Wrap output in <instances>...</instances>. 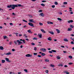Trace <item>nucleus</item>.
<instances>
[{
    "label": "nucleus",
    "mask_w": 74,
    "mask_h": 74,
    "mask_svg": "<svg viewBox=\"0 0 74 74\" xmlns=\"http://www.w3.org/2000/svg\"><path fill=\"white\" fill-rule=\"evenodd\" d=\"M23 7V6L21 4H16V5H13V7H12V9H13V10H14L15 9V7L17 8L18 7Z\"/></svg>",
    "instance_id": "nucleus-1"
},
{
    "label": "nucleus",
    "mask_w": 74,
    "mask_h": 74,
    "mask_svg": "<svg viewBox=\"0 0 74 74\" xmlns=\"http://www.w3.org/2000/svg\"><path fill=\"white\" fill-rule=\"evenodd\" d=\"M14 44H15V45H17V42L18 43V45H21V44H22V42H21L19 40H17L16 41H14Z\"/></svg>",
    "instance_id": "nucleus-2"
},
{
    "label": "nucleus",
    "mask_w": 74,
    "mask_h": 74,
    "mask_svg": "<svg viewBox=\"0 0 74 74\" xmlns=\"http://www.w3.org/2000/svg\"><path fill=\"white\" fill-rule=\"evenodd\" d=\"M33 21H34L33 19H32L30 20L29 21V22H31L32 23H36V22Z\"/></svg>",
    "instance_id": "nucleus-3"
},
{
    "label": "nucleus",
    "mask_w": 74,
    "mask_h": 74,
    "mask_svg": "<svg viewBox=\"0 0 74 74\" xmlns=\"http://www.w3.org/2000/svg\"><path fill=\"white\" fill-rule=\"evenodd\" d=\"M28 25L29 26H32V27H34V25H33V24L31 23H28Z\"/></svg>",
    "instance_id": "nucleus-4"
},
{
    "label": "nucleus",
    "mask_w": 74,
    "mask_h": 74,
    "mask_svg": "<svg viewBox=\"0 0 74 74\" xmlns=\"http://www.w3.org/2000/svg\"><path fill=\"white\" fill-rule=\"evenodd\" d=\"M13 5H8L7 6V7L8 8H11L12 9V7H13Z\"/></svg>",
    "instance_id": "nucleus-5"
},
{
    "label": "nucleus",
    "mask_w": 74,
    "mask_h": 74,
    "mask_svg": "<svg viewBox=\"0 0 74 74\" xmlns=\"http://www.w3.org/2000/svg\"><path fill=\"white\" fill-rule=\"evenodd\" d=\"M25 56H26V57H32V55L30 54H26L25 55Z\"/></svg>",
    "instance_id": "nucleus-6"
},
{
    "label": "nucleus",
    "mask_w": 74,
    "mask_h": 74,
    "mask_svg": "<svg viewBox=\"0 0 74 74\" xmlns=\"http://www.w3.org/2000/svg\"><path fill=\"white\" fill-rule=\"evenodd\" d=\"M5 60H6L7 62H9L10 63L11 62V61H9V59L8 58H5Z\"/></svg>",
    "instance_id": "nucleus-7"
},
{
    "label": "nucleus",
    "mask_w": 74,
    "mask_h": 74,
    "mask_svg": "<svg viewBox=\"0 0 74 74\" xmlns=\"http://www.w3.org/2000/svg\"><path fill=\"white\" fill-rule=\"evenodd\" d=\"M40 51H42L43 52H45L46 51V49L45 48L41 49Z\"/></svg>",
    "instance_id": "nucleus-8"
},
{
    "label": "nucleus",
    "mask_w": 74,
    "mask_h": 74,
    "mask_svg": "<svg viewBox=\"0 0 74 74\" xmlns=\"http://www.w3.org/2000/svg\"><path fill=\"white\" fill-rule=\"evenodd\" d=\"M40 30L41 31V32H42L44 33H46V32H45V31L42 29H41Z\"/></svg>",
    "instance_id": "nucleus-9"
},
{
    "label": "nucleus",
    "mask_w": 74,
    "mask_h": 74,
    "mask_svg": "<svg viewBox=\"0 0 74 74\" xmlns=\"http://www.w3.org/2000/svg\"><path fill=\"white\" fill-rule=\"evenodd\" d=\"M38 36H39L40 38H42V34H38Z\"/></svg>",
    "instance_id": "nucleus-10"
},
{
    "label": "nucleus",
    "mask_w": 74,
    "mask_h": 74,
    "mask_svg": "<svg viewBox=\"0 0 74 74\" xmlns=\"http://www.w3.org/2000/svg\"><path fill=\"white\" fill-rule=\"evenodd\" d=\"M73 20H70L68 21V23H73Z\"/></svg>",
    "instance_id": "nucleus-11"
},
{
    "label": "nucleus",
    "mask_w": 74,
    "mask_h": 74,
    "mask_svg": "<svg viewBox=\"0 0 74 74\" xmlns=\"http://www.w3.org/2000/svg\"><path fill=\"white\" fill-rule=\"evenodd\" d=\"M4 49V48L3 47L1 46H0V50H3Z\"/></svg>",
    "instance_id": "nucleus-12"
},
{
    "label": "nucleus",
    "mask_w": 74,
    "mask_h": 74,
    "mask_svg": "<svg viewBox=\"0 0 74 74\" xmlns=\"http://www.w3.org/2000/svg\"><path fill=\"white\" fill-rule=\"evenodd\" d=\"M39 15H41L42 16H44V14L43 13H41Z\"/></svg>",
    "instance_id": "nucleus-13"
},
{
    "label": "nucleus",
    "mask_w": 74,
    "mask_h": 74,
    "mask_svg": "<svg viewBox=\"0 0 74 74\" xmlns=\"http://www.w3.org/2000/svg\"><path fill=\"white\" fill-rule=\"evenodd\" d=\"M20 41H23V43H26V42H25V40H23L22 39H21L20 40Z\"/></svg>",
    "instance_id": "nucleus-14"
},
{
    "label": "nucleus",
    "mask_w": 74,
    "mask_h": 74,
    "mask_svg": "<svg viewBox=\"0 0 74 74\" xmlns=\"http://www.w3.org/2000/svg\"><path fill=\"white\" fill-rule=\"evenodd\" d=\"M49 33H51V34H52V35H53L54 34H53V32H51V31H49Z\"/></svg>",
    "instance_id": "nucleus-15"
},
{
    "label": "nucleus",
    "mask_w": 74,
    "mask_h": 74,
    "mask_svg": "<svg viewBox=\"0 0 74 74\" xmlns=\"http://www.w3.org/2000/svg\"><path fill=\"white\" fill-rule=\"evenodd\" d=\"M27 32L29 33H30L31 34H32V32H31V30H27Z\"/></svg>",
    "instance_id": "nucleus-16"
},
{
    "label": "nucleus",
    "mask_w": 74,
    "mask_h": 74,
    "mask_svg": "<svg viewBox=\"0 0 74 74\" xmlns=\"http://www.w3.org/2000/svg\"><path fill=\"white\" fill-rule=\"evenodd\" d=\"M47 40L49 41H52V39L51 37H49L47 38Z\"/></svg>",
    "instance_id": "nucleus-17"
},
{
    "label": "nucleus",
    "mask_w": 74,
    "mask_h": 74,
    "mask_svg": "<svg viewBox=\"0 0 74 74\" xmlns=\"http://www.w3.org/2000/svg\"><path fill=\"white\" fill-rule=\"evenodd\" d=\"M64 41H65L66 42H68V41H69V40H68L66 38L64 39Z\"/></svg>",
    "instance_id": "nucleus-18"
},
{
    "label": "nucleus",
    "mask_w": 74,
    "mask_h": 74,
    "mask_svg": "<svg viewBox=\"0 0 74 74\" xmlns=\"http://www.w3.org/2000/svg\"><path fill=\"white\" fill-rule=\"evenodd\" d=\"M42 56H45V53H42L41 54Z\"/></svg>",
    "instance_id": "nucleus-19"
},
{
    "label": "nucleus",
    "mask_w": 74,
    "mask_h": 74,
    "mask_svg": "<svg viewBox=\"0 0 74 74\" xmlns=\"http://www.w3.org/2000/svg\"><path fill=\"white\" fill-rule=\"evenodd\" d=\"M56 30L58 33H60V30H59V29H56Z\"/></svg>",
    "instance_id": "nucleus-20"
},
{
    "label": "nucleus",
    "mask_w": 74,
    "mask_h": 74,
    "mask_svg": "<svg viewBox=\"0 0 74 74\" xmlns=\"http://www.w3.org/2000/svg\"><path fill=\"white\" fill-rule=\"evenodd\" d=\"M71 30H72V28L70 27H69L68 28V31H71Z\"/></svg>",
    "instance_id": "nucleus-21"
},
{
    "label": "nucleus",
    "mask_w": 74,
    "mask_h": 74,
    "mask_svg": "<svg viewBox=\"0 0 74 74\" xmlns=\"http://www.w3.org/2000/svg\"><path fill=\"white\" fill-rule=\"evenodd\" d=\"M11 53L10 52H9L6 53V55H11Z\"/></svg>",
    "instance_id": "nucleus-22"
},
{
    "label": "nucleus",
    "mask_w": 74,
    "mask_h": 74,
    "mask_svg": "<svg viewBox=\"0 0 74 74\" xmlns=\"http://www.w3.org/2000/svg\"><path fill=\"white\" fill-rule=\"evenodd\" d=\"M6 38H7V36H3V39L5 40V39H6Z\"/></svg>",
    "instance_id": "nucleus-23"
},
{
    "label": "nucleus",
    "mask_w": 74,
    "mask_h": 74,
    "mask_svg": "<svg viewBox=\"0 0 74 74\" xmlns=\"http://www.w3.org/2000/svg\"><path fill=\"white\" fill-rule=\"evenodd\" d=\"M23 37H25L26 38H27V36H26V34H24L23 35Z\"/></svg>",
    "instance_id": "nucleus-24"
},
{
    "label": "nucleus",
    "mask_w": 74,
    "mask_h": 74,
    "mask_svg": "<svg viewBox=\"0 0 74 74\" xmlns=\"http://www.w3.org/2000/svg\"><path fill=\"white\" fill-rule=\"evenodd\" d=\"M5 62V61L4 60H2V63H4Z\"/></svg>",
    "instance_id": "nucleus-25"
},
{
    "label": "nucleus",
    "mask_w": 74,
    "mask_h": 74,
    "mask_svg": "<svg viewBox=\"0 0 74 74\" xmlns=\"http://www.w3.org/2000/svg\"><path fill=\"white\" fill-rule=\"evenodd\" d=\"M45 61L47 62H49V60H48L47 59H45Z\"/></svg>",
    "instance_id": "nucleus-26"
},
{
    "label": "nucleus",
    "mask_w": 74,
    "mask_h": 74,
    "mask_svg": "<svg viewBox=\"0 0 74 74\" xmlns=\"http://www.w3.org/2000/svg\"><path fill=\"white\" fill-rule=\"evenodd\" d=\"M70 27H71V28H73L74 27V26L72 25H70Z\"/></svg>",
    "instance_id": "nucleus-27"
},
{
    "label": "nucleus",
    "mask_w": 74,
    "mask_h": 74,
    "mask_svg": "<svg viewBox=\"0 0 74 74\" xmlns=\"http://www.w3.org/2000/svg\"><path fill=\"white\" fill-rule=\"evenodd\" d=\"M57 19L58 20V21H61L62 20V19L60 18H58Z\"/></svg>",
    "instance_id": "nucleus-28"
},
{
    "label": "nucleus",
    "mask_w": 74,
    "mask_h": 74,
    "mask_svg": "<svg viewBox=\"0 0 74 74\" xmlns=\"http://www.w3.org/2000/svg\"><path fill=\"white\" fill-rule=\"evenodd\" d=\"M52 52H56V51L55 50H51Z\"/></svg>",
    "instance_id": "nucleus-29"
},
{
    "label": "nucleus",
    "mask_w": 74,
    "mask_h": 74,
    "mask_svg": "<svg viewBox=\"0 0 74 74\" xmlns=\"http://www.w3.org/2000/svg\"><path fill=\"white\" fill-rule=\"evenodd\" d=\"M58 66H61V67H62L63 64H59L58 65Z\"/></svg>",
    "instance_id": "nucleus-30"
},
{
    "label": "nucleus",
    "mask_w": 74,
    "mask_h": 74,
    "mask_svg": "<svg viewBox=\"0 0 74 74\" xmlns=\"http://www.w3.org/2000/svg\"><path fill=\"white\" fill-rule=\"evenodd\" d=\"M69 58L70 59H71L73 58V57H72V56H69Z\"/></svg>",
    "instance_id": "nucleus-31"
},
{
    "label": "nucleus",
    "mask_w": 74,
    "mask_h": 74,
    "mask_svg": "<svg viewBox=\"0 0 74 74\" xmlns=\"http://www.w3.org/2000/svg\"><path fill=\"white\" fill-rule=\"evenodd\" d=\"M57 59H60V57L59 56H57Z\"/></svg>",
    "instance_id": "nucleus-32"
},
{
    "label": "nucleus",
    "mask_w": 74,
    "mask_h": 74,
    "mask_svg": "<svg viewBox=\"0 0 74 74\" xmlns=\"http://www.w3.org/2000/svg\"><path fill=\"white\" fill-rule=\"evenodd\" d=\"M50 66L51 67H55V65H53L52 64H51L50 65Z\"/></svg>",
    "instance_id": "nucleus-33"
},
{
    "label": "nucleus",
    "mask_w": 74,
    "mask_h": 74,
    "mask_svg": "<svg viewBox=\"0 0 74 74\" xmlns=\"http://www.w3.org/2000/svg\"><path fill=\"white\" fill-rule=\"evenodd\" d=\"M73 64V63L72 62H70L68 64L69 65H71V64Z\"/></svg>",
    "instance_id": "nucleus-34"
},
{
    "label": "nucleus",
    "mask_w": 74,
    "mask_h": 74,
    "mask_svg": "<svg viewBox=\"0 0 74 74\" xmlns=\"http://www.w3.org/2000/svg\"><path fill=\"white\" fill-rule=\"evenodd\" d=\"M41 5H42V6H43V7H44V6H45V4H44L43 3H42L41 4Z\"/></svg>",
    "instance_id": "nucleus-35"
},
{
    "label": "nucleus",
    "mask_w": 74,
    "mask_h": 74,
    "mask_svg": "<svg viewBox=\"0 0 74 74\" xmlns=\"http://www.w3.org/2000/svg\"><path fill=\"white\" fill-rule=\"evenodd\" d=\"M63 4H67V2H64L63 3Z\"/></svg>",
    "instance_id": "nucleus-36"
},
{
    "label": "nucleus",
    "mask_w": 74,
    "mask_h": 74,
    "mask_svg": "<svg viewBox=\"0 0 74 74\" xmlns=\"http://www.w3.org/2000/svg\"><path fill=\"white\" fill-rule=\"evenodd\" d=\"M71 44H72V45H74V42H73V41H72V42H71Z\"/></svg>",
    "instance_id": "nucleus-37"
},
{
    "label": "nucleus",
    "mask_w": 74,
    "mask_h": 74,
    "mask_svg": "<svg viewBox=\"0 0 74 74\" xmlns=\"http://www.w3.org/2000/svg\"><path fill=\"white\" fill-rule=\"evenodd\" d=\"M42 12V10H40L38 11V12Z\"/></svg>",
    "instance_id": "nucleus-38"
},
{
    "label": "nucleus",
    "mask_w": 74,
    "mask_h": 74,
    "mask_svg": "<svg viewBox=\"0 0 74 74\" xmlns=\"http://www.w3.org/2000/svg\"><path fill=\"white\" fill-rule=\"evenodd\" d=\"M24 71H25L26 73H27V69H24Z\"/></svg>",
    "instance_id": "nucleus-39"
},
{
    "label": "nucleus",
    "mask_w": 74,
    "mask_h": 74,
    "mask_svg": "<svg viewBox=\"0 0 74 74\" xmlns=\"http://www.w3.org/2000/svg\"><path fill=\"white\" fill-rule=\"evenodd\" d=\"M55 4L56 5H58V2H55Z\"/></svg>",
    "instance_id": "nucleus-40"
},
{
    "label": "nucleus",
    "mask_w": 74,
    "mask_h": 74,
    "mask_svg": "<svg viewBox=\"0 0 74 74\" xmlns=\"http://www.w3.org/2000/svg\"><path fill=\"white\" fill-rule=\"evenodd\" d=\"M39 25H40L41 26H42V25H43V24L41 23H39Z\"/></svg>",
    "instance_id": "nucleus-41"
},
{
    "label": "nucleus",
    "mask_w": 74,
    "mask_h": 74,
    "mask_svg": "<svg viewBox=\"0 0 74 74\" xmlns=\"http://www.w3.org/2000/svg\"><path fill=\"white\" fill-rule=\"evenodd\" d=\"M31 45H35V44L34 43L32 42L31 43Z\"/></svg>",
    "instance_id": "nucleus-42"
},
{
    "label": "nucleus",
    "mask_w": 74,
    "mask_h": 74,
    "mask_svg": "<svg viewBox=\"0 0 74 74\" xmlns=\"http://www.w3.org/2000/svg\"><path fill=\"white\" fill-rule=\"evenodd\" d=\"M23 22H27V21L25 20H23Z\"/></svg>",
    "instance_id": "nucleus-43"
},
{
    "label": "nucleus",
    "mask_w": 74,
    "mask_h": 74,
    "mask_svg": "<svg viewBox=\"0 0 74 74\" xmlns=\"http://www.w3.org/2000/svg\"><path fill=\"white\" fill-rule=\"evenodd\" d=\"M49 53H52V52L51 51H49Z\"/></svg>",
    "instance_id": "nucleus-44"
},
{
    "label": "nucleus",
    "mask_w": 74,
    "mask_h": 74,
    "mask_svg": "<svg viewBox=\"0 0 74 74\" xmlns=\"http://www.w3.org/2000/svg\"><path fill=\"white\" fill-rule=\"evenodd\" d=\"M70 38L71 40H72L73 41V40H74V38H73L72 37H71Z\"/></svg>",
    "instance_id": "nucleus-45"
},
{
    "label": "nucleus",
    "mask_w": 74,
    "mask_h": 74,
    "mask_svg": "<svg viewBox=\"0 0 74 74\" xmlns=\"http://www.w3.org/2000/svg\"><path fill=\"white\" fill-rule=\"evenodd\" d=\"M18 36H19V37H21V36H22V34H19Z\"/></svg>",
    "instance_id": "nucleus-46"
},
{
    "label": "nucleus",
    "mask_w": 74,
    "mask_h": 74,
    "mask_svg": "<svg viewBox=\"0 0 74 74\" xmlns=\"http://www.w3.org/2000/svg\"><path fill=\"white\" fill-rule=\"evenodd\" d=\"M39 58H41V56L40 55H38L37 56Z\"/></svg>",
    "instance_id": "nucleus-47"
},
{
    "label": "nucleus",
    "mask_w": 74,
    "mask_h": 74,
    "mask_svg": "<svg viewBox=\"0 0 74 74\" xmlns=\"http://www.w3.org/2000/svg\"><path fill=\"white\" fill-rule=\"evenodd\" d=\"M33 40H37V38H33Z\"/></svg>",
    "instance_id": "nucleus-48"
},
{
    "label": "nucleus",
    "mask_w": 74,
    "mask_h": 74,
    "mask_svg": "<svg viewBox=\"0 0 74 74\" xmlns=\"http://www.w3.org/2000/svg\"><path fill=\"white\" fill-rule=\"evenodd\" d=\"M34 55H37V53H34Z\"/></svg>",
    "instance_id": "nucleus-49"
},
{
    "label": "nucleus",
    "mask_w": 74,
    "mask_h": 74,
    "mask_svg": "<svg viewBox=\"0 0 74 74\" xmlns=\"http://www.w3.org/2000/svg\"><path fill=\"white\" fill-rule=\"evenodd\" d=\"M46 1H42V3H45V2H46Z\"/></svg>",
    "instance_id": "nucleus-50"
},
{
    "label": "nucleus",
    "mask_w": 74,
    "mask_h": 74,
    "mask_svg": "<svg viewBox=\"0 0 74 74\" xmlns=\"http://www.w3.org/2000/svg\"><path fill=\"white\" fill-rule=\"evenodd\" d=\"M55 5H52V8H55Z\"/></svg>",
    "instance_id": "nucleus-51"
},
{
    "label": "nucleus",
    "mask_w": 74,
    "mask_h": 74,
    "mask_svg": "<svg viewBox=\"0 0 74 74\" xmlns=\"http://www.w3.org/2000/svg\"><path fill=\"white\" fill-rule=\"evenodd\" d=\"M45 72H46V73H48V70H46L45 71Z\"/></svg>",
    "instance_id": "nucleus-52"
},
{
    "label": "nucleus",
    "mask_w": 74,
    "mask_h": 74,
    "mask_svg": "<svg viewBox=\"0 0 74 74\" xmlns=\"http://www.w3.org/2000/svg\"><path fill=\"white\" fill-rule=\"evenodd\" d=\"M63 53H67V52L65 51H63Z\"/></svg>",
    "instance_id": "nucleus-53"
},
{
    "label": "nucleus",
    "mask_w": 74,
    "mask_h": 74,
    "mask_svg": "<svg viewBox=\"0 0 74 74\" xmlns=\"http://www.w3.org/2000/svg\"><path fill=\"white\" fill-rule=\"evenodd\" d=\"M29 16L30 18H32V17H33V16H32V15H29Z\"/></svg>",
    "instance_id": "nucleus-54"
},
{
    "label": "nucleus",
    "mask_w": 74,
    "mask_h": 74,
    "mask_svg": "<svg viewBox=\"0 0 74 74\" xmlns=\"http://www.w3.org/2000/svg\"><path fill=\"white\" fill-rule=\"evenodd\" d=\"M34 50L35 51H36V50H37V48L34 47Z\"/></svg>",
    "instance_id": "nucleus-55"
},
{
    "label": "nucleus",
    "mask_w": 74,
    "mask_h": 74,
    "mask_svg": "<svg viewBox=\"0 0 74 74\" xmlns=\"http://www.w3.org/2000/svg\"><path fill=\"white\" fill-rule=\"evenodd\" d=\"M64 67H68V66H67V65H65Z\"/></svg>",
    "instance_id": "nucleus-56"
},
{
    "label": "nucleus",
    "mask_w": 74,
    "mask_h": 74,
    "mask_svg": "<svg viewBox=\"0 0 74 74\" xmlns=\"http://www.w3.org/2000/svg\"><path fill=\"white\" fill-rule=\"evenodd\" d=\"M12 51H13V52H14L15 51V49H12Z\"/></svg>",
    "instance_id": "nucleus-57"
},
{
    "label": "nucleus",
    "mask_w": 74,
    "mask_h": 74,
    "mask_svg": "<svg viewBox=\"0 0 74 74\" xmlns=\"http://www.w3.org/2000/svg\"><path fill=\"white\" fill-rule=\"evenodd\" d=\"M50 24H53V23L52 22H50Z\"/></svg>",
    "instance_id": "nucleus-58"
},
{
    "label": "nucleus",
    "mask_w": 74,
    "mask_h": 74,
    "mask_svg": "<svg viewBox=\"0 0 74 74\" xmlns=\"http://www.w3.org/2000/svg\"><path fill=\"white\" fill-rule=\"evenodd\" d=\"M20 48H23V45H21V46H20Z\"/></svg>",
    "instance_id": "nucleus-59"
},
{
    "label": "nucleus",
    "mask_w": 74,
    "mask_h": 74,
    "mask_svg": "<svg viewBox=\"0 0 74 74\" xmlns=\"http://www.w3.org/2000/svg\"><path fill=\"white\" fill-rule=\"evenodd\" d=\"M1 10H2V11H3L4 10L2 9L1 8H0V11H1Z\"/></svg>",
    "instance_id": "nucleus-60"
},
{
    "label": "nucleus",
    "mask_w": 74,
    "mask_h": 74,
    "mask_svg": "<svg viewBox=\"0 0 74 74\" xmlns=\"http://www.w3.org/2000/svg\"><path fill=\"white\" fill-rule=\"evenodd\" d=\"M71 36H72L73 37H74V35L73 34H71Z\"/></svg>",
    "instance_id": "nucleus-61"
},
{
    "label": "nucleus",
    "mask_w": 74,
    "mask_h": 74,
    "mask_svg": "<svg viewBox=\"0 0 74 74\" xmlns=\"http://www.w3.org/2000/svg\"><path fill=\"white\" fill-rule=\"evenodd\" d=\"M13 24L12 23H10V25H11L12 26V25Z\"/></svg>",
    "instance_id": "nucleus-62"
},
{
    "label": "nucleus",
    "mask_w": 74,
    "mask_h": 74,
    "mask_svg": "<svg viewBox=\"0 0 74 74\" xmlns=\"http://www.w3.org/2000/svg\"><path fill=\"white\" fill-rule=\"evenodd\" d=\"M61 47L62 48H64V46H61Z\"/></svg>",
    "instance_id": "nucleus-63"
},
{
    "label": "nucleus",
    "mask_w": 74,
    "mask_h": 74,
    "mask_svg": "<svg viewBox=\"0 0 74 74\" xmlns=\"http://www.w3.org/2000/svg\"><path fill=\"white\" fill-rule=\"evenodd\" d=\"M27 26L26 25H25L23 27L24 28H25V27H26Z\"/></svg>",
    "instance_id": "nucleus-64"
}]
</instances>
